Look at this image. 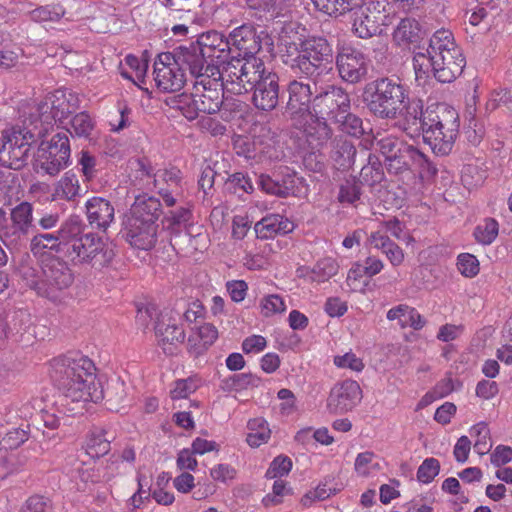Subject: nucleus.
<instances>
[{
  "label": "nucleus",
  "mask_w": 512,
  "mask_h": 512,
  "mask_svg": "<svg viewBox=\"0 0 512 512\" xmlns=\"http://www.w3.org/2000/svg\"><path fill=\"white\" fill-rule=\"evenodd\" d=\"M19 512H53V503L46 496L34 494L22 504Z\"/></svg>",
  "instance_id": "8fccbe9b"
},
{
  "label": "nucleus",
  "mask_w": 512,
  "mask_h": 512,
  "mask_svg": "<svg viewBox=\"0 0 512 512\" xmlns=\"http://www.w3.org/2000/svg\"><path fill=\"white\" fill-rule=\"evenodd\" d=\"M236 475V470L228 464H218L210 470V476L215 481L226 482L232 480Z\"/></svg>",
  "instance_id": "774afa93"
},
{
  "label": "nucleus",
  "mask_w": 512,
  "mask_h": 512,
  "mask_svg": "<svg viewBox=\"0 0 512 512\" xmlns=\"http://www.w3.org/2000/svg\"><path fill=\"white\" fill-rule=\"evenodd\" d=\"M408 95V87L399 78L381 77L365 86L363 100L377 118L395 120L405 108Z\"/></svg>",
  "instance_id": "0eeeda50"
},
{
  "label": "nucleus",
  "mask_w": 512,
  "mask_h": 512,
  "mask_svg": "<svg viewBox=\"0 0 512 512\" xmlns=\"http://www.w3.org/2000/svg\"><path fill=\"white\" fill-rule=\"evenodd\" d=\"M367 164L361 168L360 179L367 185L379 183L383 178V170L377 156L369 154Z\"/></svg>",
  "instance_id": "49530a36"
},
{
  "label": "nucleus",
  "mask_w": 512,
  "mask_h": 512,
  "mask_svg": "<svg viewBox=\"0 0 512 512\" xmlns=\"http://www.w3.org/2000/svg\"><path fill=\"white\" fill-rule=\"evenodd\" d=\"M457 266L460 273L467 278L475 277L480 270L478 259L469 253H462L458 256Z\"/></svg>",
  "instance_id": "3c124183"
},
{
  "label": "nucleus",
  "mask_w": 512,
  "mask_h": 512,
  "mask_svg": "<svg viewBox=\"0 0 512 512\" xmlns=\"http://www.w3.org/2000/svg\"><path fill=\"white\" fill-rule=\"evenodd\" d=\"M28 439V432L23 428L9 430L1 440V444L7 449H15Z\"/></svg>",
  "instance_id": "bf43d9fd"
},
{
  "label": "nucleus",
  "mask_w": 512,
  "mask_h": 512,
  "mask_svg": "<svg viewBox=\"0 0 512 512\" xmlns=\"http://www.w3.org/2000/svg\"><path fill=\"white\" fill-rule=\"evenodd\" d=\"M499 224L494 218H485L478 224L473 232L475 240L482 245H490L497 238Z\"/></svg>",
  "instance_id": "a19ab883"
},
{
  "label": "nucleus",
  "mask_w": 512,
  "mask_h": 512,
  "mask_svg": "<svg viewBox=\"0 0 512 512\" xmlns=\"http://www.w3.org/2000/svg\"><path fill=\"white\" fill-rule=\"evenodd\" d=\"M158 345L166 355H173L185 339V332L178 326L175 319L167 314L161 315L155 326Z\"/></svg>",
  "instance_id": "5701e85b"
},
{
  "label": "nucleus",
  "mask_w": 512,
  "mask_h": 512,
  "mask_svg": "<svg viewBox=\"0 0 512 512\" xmlns=\"http://www.w3.org/2000/svg\"><path fill=\"white\" fill-rule=\"evenodd\" d=\"M440 471V463L435 458H427L419 466L417 471V479L424 483H430Z\"/></svg>",
  "instance_id": "603ef678"
},
{
  "label": "nucleus",
  "mask_w": 512,
  "mask_h": 512,
  "mask_svg": "<svg viewBox=\"0 0 512 512\" xmlns=\"http://www.w3.org/2000/svg\"><path fill=\"white\" fill-rule=\"evenodd\" d=\"M198 385L192 378L181 379L175 382L174 388L171 390V398L173 400L185 399L190 394L194 393Z\"/></svg>",
  "instance_id": "6e6d98bb"
},
{
  "label": "nucleus",
  "mask_w": 512,
  "mask_h": 512,
  "mask_svg": "<svg viewBox=\"0 0 512 512\" xmlns=\"http://www.w3.org/2000/svg\"><path fill=\"white\" fill-rule=\"evenodd\" d=\"M470 435L476 438L474 450L477 454L483 456L490 451L492 444L490 442V430L486 423L479 422L472 426Z\"/></svg>",
  "instance_id": "c03bdc74"
},
{
  "label": "nucleus",
  "mask_w": 512,
  "mask_h": 512,
  "mask_svg": "<svg viewBox=\"0 0 512 512\" xmlns=\"http://www.w3.org/2000/svg\"><path fill=\"white\" fill-rule=\"evenodd\" d=\"M261 313L265 317L272 316L276 313H282L286 310L283 299L276 294L268 295L261 300Z\"/></svg>",
  "instance_id": "864d4df0"
},
{
  "label": "nucleus",
  "mask_w": 512,
  "mask_h": 512,
  "mask_svg": "<svg viewBox=\"0 0 512 512\" xmlns=\"http://www.w3.org/2000/svg\"><path fill=\"white\" fill-rule=\"evenodd\" d=\"M378 151L385 158V167L390 174L398 175L417 170L420 175H434L437 169L426 155L394 135L375 137Z\"/></svg>",
  "instance_id": "1a4fd4ad"
},
{
  "label": "nucleus",
  "mask_w": 512,
  "mask_h": 512,
  "mask_svg": "<svg viewBox=\"0 0 512 512\" xmlns=\"http://www.w3.org/2000/svg\"><path fill=\"white\" fill-rule=\"evenodd\" d=\"M235 60L223 62L222 68L208 66V73L200 79L192 80L193 91L190 95L181 94L175 100L176 107L188 120H194L199 113H217L223 104V93L228 92L226 73L234 67Z\"/></svg>",
  "instance_id": "20e7f679"
},
{
  "label": "nucleus",
  "mask_w": 512,
  "mask_h": 512,
  "mask_svg": "<svg viewBox=\"0 0 512 512\" xmlns=\"http://www.w3.org/2000/svg\"><path fill=\"white\" fill-rule=\"evenodd\" d=\"M292 221L280 214H269L258 221L255 232L260 239H270L277 235H285L294 230Z\"/></svg>",
  "instance_id": "c85d7f7f"
},
{
  "label": "nucleus",
  "mask_w": 512,
  "mask_h": 512,
  "mask_svg": "<svg viewBox=\"0 0 512 512\" xmlns=\"http://www.w3.org/2000/svg\"><path fill=\"white\" fill-rule=\"evenodd\" d=\"M292 466V460L288 456L279 455L270 463V466L265 473V477L267 479H277L287 476L290 473Z\"/></svg>",
  "instance_id": "09e8293b"
},
{
  "label": "nucleus",
  "mask_w": 512,
  "mask_h": 512,
  "mask_svg": "<svg viewBox=\"0 0 512 512\" xmlns=\"http://www.w3.org/2000/svg\"><path fill=\"white\" fill-rule=\"evenodd\" d=\"M110 451V440L106 431L101 428L93 429L86 442V452L92 458H99Z\"/></svg>",
  "instance_id": "e433bc0d"
},
{
  "label": "nucleus",
  "mask_w": 512,
  "mask_h": 512,
  "mask_svg": "<svg viewBox=\"0 0 512 512\" xmlns=\"http://www.w3.org/2000/svg\"><path fill=\"white\" fill-rule=\"evenodd\" d=\"M162 214V205L158 198L148 194L135 197L127 218L138 220L146 224L158 225L157 221Z\"/></svg>",
  "instance_id": "a878e982"
},
{
  "label": "nucleus",
  "mask_w": 512,
  "mask_h": 512,
  "mask_svg": "<svg viewBox=\"0 0 512 512\" xmlns=\"http://www.w3.org/2000/svg\"><path fill=\"white\" fill-rule=\"evenodd\" d=\"M357 150L347 139H338L332 151V159L338 169H349L355 163Z\"/></svg>",
  "instance_id": "f704fd0d"
},
{
  "label": "nucleus",
  "mask_w": 512,
  "mask_h": 512,
  "mask_svg": "<svg viewBox=\"0 0 512 512\" xmlns=\"http://www.w3.org/2000/svg\"><path fill=\"white\" fill-rule=\"evenodd\" d=\"M228 184L234 188L235 192L237 190H241L246 193H251L253 191V184L249 177L244 175L243 173H234L228 179Z\"/></svg>",
  "instance_id": "338daca9"
},
{
  "label": "nucleus",
  "mask_w": 512,
  "mask_h": 512,
  "mask_svg": "<svg viewBox=\"0 0 512 512\" xmlns=\"http://www.w3.org/2000/svg\"><path fill=\"white\" fill-rule=\"evenodd\" d=\"M70 142L65 132L55 134L49 141H42L34 160L37 173L57 175L70 164Z\"/></svg>",
  "instance_id": "9d476101"
},
{
  "label": "nucleus",
  "mask_w": 512,
  "mask_h": 512,
  "mask_svg": "<svg viewBox=\"0 0 512 512\" xmlns=\"http://www.w3.org/2000/svg\"><path fill=\"white\" fill-rule=\"evenodd\" d=\"M284 48V64L292 71L313 80L314 87L321 76L332 71L333 47L324 36L298 38L297 42H286Z\"/></svg>",
  "instance_id": "39448f33"
},
{
  "label": "nucleus",
  "mask_w": 512,
  "mask_h": 512,
  "mask_svg": "<svg viewBox=\"0 0 512 512\" xmlns=\"http://www.w3.org/2000/svg\"><path fill=\"white\" fill-rule=\"evenodd\" d=\"M361 393L359 384L354 380L338 383L330 391L327 408L334 414L348 412L360 402Z\"/></svg>",
  "instance_id": "412c9836"
},
{
  "label": "nucleus",
  "mask_w": 512,
  "mask_h": 512,
  "mask_svg": "<svg viewBox=\"0 0 512 512\" xmlns=\"http://www.w3.org/2000/svg\"><path fill=\"white\" fill-rule=\"evenodd\" d=\"M41 120L47 124L54 120L55 123L64 124L71 111L69 110V103L61 101L57 105L52 104L49 106L47 103L40 106Z\"/></svg>",
  "instance_id": "58836bf2"
},
{
  "label": "nucleus",
  "mask_w": 512,
  "mask_h": 512,
  "mask_svg": "<svg viewBox=\"0 0 512 512\" xmlns=\"http://www.w3.org/2000/svg\"><path fill=\"white\" fill-rule=\"evenodd\" d=\"M310 120L304 127L306 139L313 148H320L332 138L333 131L328 120L317 117H310Z\"/></svg>",
  "instance_id": "2f4dec72"
},
{
  "label": "nucleus",
  "mask_w": 512,
  "mask_h": 512,
  "mask_svg": "<svg viewBox=\"0 0 512 512\" xmlns=\"http://www.w3.org/2000/svg\"><path fill=\"white\" fill-rule=\"evenodd\" d=\"M315 88L314 101L312 102L309 117L330 120L334 122L342 118V114L351 109L349 94L340 86L327 85L318 90Z\"/></svg>",
  "instance_id": "ddd939ff"
},
{
  "label": "nucleus",
  "mask_w": 512,
  "mask_h": 512,
  "mask_svg": "<svg viewBox=\"0 0 512 512\" xmlns=\"http://www.w3.org/2000/svg\"><path fill=\"white\" fill-rule=\"evenodd\" d=\"M388 3L380 0H362L359 7L352 9V33L361 39H368L381 32L388 25Z\"/></svg>",
  "instance_id": "9b49d317"
},
{
  "label": "nucleus",
  "mask_w": 512,
  "mask_h": 512,
  "mask_svg": "<svg viewBox=\"0 0 512 512\" xmlns=\"http://www.w3.org/2000/svg\"><path fill=\"white\" fill-rule=\"evenodd\" d=\"M335 63L341 79L350 84L361 82L368 71L365 55L351 46L338 47Z\"/></svg>",
  "instance_id": "f3484780"
},
{
  "label": "nucleus",
  "mask_w": 512,
  "mask_h": 512,
  "mask_svg": "<svg viewBox=\"0 0 512 512\" xmlns=\"http://www.w3.org/2000/svg\"><path fill=\"white\" fill-rule=\"evenodd\" d=\"M86 217L89 225L105 232L115 219V208L103 197H92L85 204Z\"/></svg>",
  "instance_id": "393cba45"
},
{
  "label": "nucleus",
  "mask_w": 512,
  "mask_h": 512,
  "mask_svg": "<svg viewBox=\"0 0 512 512\" xmlns=\"http://www.w3.org/2000/svg\"><path fill=\"white\" fill-rule=\"evenodd\" d=\"M52 367V377L63 393V405L69 412L81 413L86 403H98L104 399L95 364L87 356L71 352L54 359Z\"/></svg>",
  "instance_id": "f03ea898"
},
{
  "label": "nucleus",
  "mask_w": 512,
  "mask_h": 512,
  "mask_svg": "<svg viewBox=\"0 0 512 512\" xmlns=\"http://www.w3.org/2000/svg\"><path fill=\"white\" fill-rule=\"evenodd\" d=\"M228 93L241 95L253 91L252 104L258 110L276 109L280 98L279 76L269 70L261 58L235 60L225 74Z\"/></svg>",
  "instance_id": "7ed1b4c3"
},
{
  "label": "nucleus",
  "mask_w": 512,
  "mask_h": 512,
  "mask_svg": "<svg viewBox=\"0 0 512 512\" xmlns=\"http://www.w3.org/2000/svg\"><path fill=\"white\" fill-rule=\"evenodd\" d=\"M368 241L375 249L380 250L386 256L393 267H398L404 262L405 255L402 248L381 230L372 232Z\"/></svg>",
  "instance_id": "c756f323"
},
{
  "label": "nucleus",
  "mask_w": 512,
  "mask_h": 512,
  "mask_svg": "<svg viewBox=\"0 0 512 512\" xmlns=\"http://www.w3.org/2000/svg\"><path fill=\"white\" fill-rule=\"evenodd\" d=\"M422 135L433 152L448 155L459 133V114L451 106L440 103L426 108Z\"/></svg>",
  "instance_id": "6e6552de"
},
{
  "label": "nucleus",
  "mask_w": 512,
  "mask_h": 512,
  "mask_svg": "<svg viewBox=\"0 0 512 512\" xmlns=\"http://www.w3.org/2000/svg\"><path fill=\"white\" fill-rule=\"evenodd\" d=\"M10 221L1 238L9 248L19 249L26 245L34 228L32 204L23 201L12 208Z\"/></svg>",
  "instance_id": "2eb2a0df"
},
{
  "label": "nucleus",
  "mask_w": 512,
  "mask_h": 512,
  "mask_svg": "<svg viewBox=\"0 0 512 512\" xmlns=\"http://www.w3.org/2000/svg\"><path fill=\"white\" fill-rule=\"evenodd\" d=\"M65 8L60 4L40 6L30 12V18L34 22H57L64 15Z\"/></svg>",
  "instance_id": "37998d69"
},
{
  "label": "nucleus",
  "mask_w": 512,
  "mask_h": 512,
  "mask_svg": "<svg viewBox=\"0 0 512 512\" xmlns=\"http://www.w3.org/2000/svg\"><path fill=\"white\" fill-rule=\"evenodd\" d=\"M42 277L39 281L32 280L30 286L39 294L51 297L55 291L68 288L74 280L68 264L61 258L47 256L42 259Z\"/></svg>",
  "instance_id": "4468645a"
},
{
  "label": "nucleus",
  "mask_w": 512,
  "mask_h": 512,
  "mask_svg": "<svg viewBox=\"0 0 512 512\" xmlns=\"http://www.w3.org/2000/svg\"><path fill=\"white\" fill-rule=\"evenodd\" d=\"M81 187L78 177L71 171L66 172L57 182L53 196L56 199L72 201L80 196Z\"/></svg>",
  "instance_id": "c9c22d12"
},
{
  "label": "nucleus",
  "mask_w": 512,
  "mask_h": 512,
  "mask_svg": "<svg viewBox=\"0 0 512 512\" xmlns=\"http://www.w3.org/2000/svg\"><path fill=\"white\" fill-rule=\"evenodd\" d=\"M360 196L361 182L351 177L341 183L337 198L342 204L356 205V202L360 200Z\"/></svg>",
  "instance_id": "79ce46f5"
},
{
  "label": "nucleus",
  "mask_w": 512,
  "mask_h": 512,
  "mask_svg": "<svg viewBox=\"0 0 512 512\" xmlns=\"http://www.w3.org/2000/svg\"><path fill=\"white\" fill-rule=\"evenodd\" d=\"M70 224V217L61 224L60 228L53 233H38L30 240V251L33 255H44L46 250L55 251L64 255L66 242L63 240L62 233Z\"/></svg>",
  "instance_id": "bb28decb"
},
{
  "label": "nucleus",
  "mask_w": 512,
  "mask_h": 512,
  "mask_svg": "<svg viewBox=\"0 0 512 512\" xmlns=\"http://www.w3.org/2000/svg\"><path fill=\"white\" fill-rule=\"evenodd\" d=\"M231 387L235 390H242L248 387H257L260 379L251 373L235 374L230 378Z\"/></svg>",
  "instance_id": "680f3d73"
},
{
  "label": "nucleus",
  "mask_w": 512,
  "mask_h": 512,
  "mask_svg": "<svg viewBox=\"0 0 512 512\" xmlns=\"http://www.w3.org/2000/svg\"><path fill=\"white\" fill-rule=\"evenodd\" d=\"M158 225L127 218L122 230L123 237L133 247L149 250L156 244Z\"/></svg>",
  "instance_id": "4be33fe9"
},
{
  "label": "nucleus",
  "mask_w": 512,
  "mask_h": 512,
  "mask_svg": "<svg viewBox=\"0 0 512 512\" xmlns=\"http://www.w3.org/2000/svg\"><path fill=\"white\" fill-rule=\"evenodd\" d=\"M97 160L96 157L90 154L88 151H81L80 158L78 159V165L80 170L87 181L92 180L97 173L96 169Z\"/></svg>",
  "instance_id": "13d9d810"
},
{
  "label": "nucleus",
  "mask_w": 512,
  "mask_h": 512,
  "mask_svg": "<svg viewBox=\"0 0 512 512\" xmlns=\"http://www.w3.org/2000/svg\"><path fill=\"white\" fill-rule=\"evenodd\" d=\"M283 0H246V4L250 9L271 13V15L278 14L282 8Z\"/></svg>",
  "instance_id": "052dcab7"
},
{
  "label": "nucleus",
  "mask_w": 512,
  "mask_h": 512,
  "mask_svg": "<svg viewBox=\"0 0 512 512\" xmlns=\"http://www.w3.org/2000/svg\"><path fill=\"white\" fill-rule=\"evenodd\" d=\"M422 35L423 31L415 19L404 18L394 30L393 39L399 46L414 45L413 67L416 74L431 68L439 82H453L463 72L466 59L452 32L445 29L436 31L427 47L417 45Z\"/></svg>",
  "instance_id": "f257e3e1"
},
{
  "label": "nucleus",
  "mask_w": 512,
  "mask_h": 512,
  "mask_svg": "<svg viewBox=\"0 0 512 512\" xmlns=\"http://www.w3.org/2000/svg\"><path fill=\"white\" fill-rule=\"evenodd\" d=\"M333 363L338 368L350 369L355 372H361L364 369V363L361 358L357 357L353 352H347L344 355L334 357Z\"/></svg>",
  "instance_id": "5fc2aeb1"
},
{
  "label": "nucleus",
  "mask_w": 512,
  "mask_h": 512,
  "mask_svg": "<svg viewBox=\"0 0 512 512\" xmlns=\"http://www.w3.org/2000/svg\"><path fill=\"white\" fill-rule=\"evenodd\" d=\"M71 129L67 131L77 137L88 138L95 126L91 116L86 112L75 114L69 121Z\"/></svg>",
  "instance_id": "a18cd8bd"
},
{
  "label": "nucleus",
  "mask_w": 512,
  "mask_h": 512,
  "mask_svg": "<svg viewBox=\"0 0 512 512\" xmlns=\"http://www.w3.org/2000/svg\"><path fill=\"white\" fill-rule=\"evenodd\" d=\"M249 433L246 441L249 446L256 448L267 443L271 436V430L268 423L263 418H254L248 422Z\"/></svg>",
  "instance_id": "4c0bfd02"
},
{
  "label": "nucleus",
  "mask_w": 512,
  "mask_h": 512,
  "mask_svg": "<svg viewBox=\"0 0 512 512\" xmlns=\"http://www.w3.org/2000/svg\"><path fill=\"white\" fill-rule=\"evenodd\" d=\"M85 228L79 216L70 217V224L62 233L63 240H67L63 256L74 265L94 269L108 266L115 256L113 246L93 232L85 233Z\"/></svg>",
  "instance_id": "423d86ee"
},
{
  "label": "nucleus",
  "mask_w": 512,
  "mask_h": 512,
  "mask_svg": "<svg viewBox=\"0 0 512 512\" xmlns=\"http://www.w3.org/2000/svg\"><path fill=\"white\" fill-rule=\"evenodd\" d=\"M286 90L288 93L286 112L292 117L300 113H307L309 116L315 96L313 80L306 77L305 80L293 79L287 84Z\"/></svg>",
  "instance_id": "aec40b11"
},
{
  "label": "nucleus",
  "mask_w": 512,
  "mask_h": 512,
  "mask_svg": "<svg viewBox=\"0 0 512 512\" xmlns=\"http://www.w3.org/2000/svg\"><path fill=\"white\" fill-rule=\"evenodd\" d=\"M192 212L189 208L181 207L177 211H172L167 217L169 222V228L172 232V241L174 245L179 244V240L182 237H188L189 240L192 238V229L194 228L190 224Z\"/></svg>",
  "instance_id": "7c9ffc66"
},
{
  "label": "nucleus",
  "mask_w": 512,
  "mask_h": 512,
  "mask_svg": "<svg viewBox=\"0 0 512 512\" xmlns=\"http://www.w3.org/2000/svg\"><path fill=\"white\" fill-rule=\"evenodd\" d=\"M153 183L167 207L175 206L183 195V173L175 166L158 169L153 175Z\"/></svg>",
  "instance_id": "a211bd4d"
},
{
  "label": "nucleus",
  "mask_w": 512,
  "mask_h": 512,
  "mask_svg": "<svg viewBox=\"0 0 512 512\" xmlns=\"http://www.w3.org/2000/svg\"><path fill=\"white\" fill-rule=\"evenodd\" d=\"M197 337L202 340V343L207 347V349L215 342L218 338V331L215 326L209 323H205L197 328L195 332H193Z\"/></svg>",
  "instance_id": "0e129e2a"
},
{
  "label": "nucleus",
  "mask_w": 512,
  "mask_h": 512,
  "mask_svg": "<svg viewBox=\"0 0 512 512\" xmlns=\"http://www.w3.org/2000/svg\"><path fill=\"white\" fill-rule=\"evenodd\" d=\"M243 105L244 103L238 99L223 97V104L218 111L221 119L227 122L233 120L242 111Z\"/></svg>",
  "instance_id": "4d7b16f0"
},
{
  "label": "nucleus",
  "mask_w": 512,
  "mask_h": 512,
  "mask_svg": "<svg viewBox=\"0 0 512 512\" xmlns=\"http://www.w3.org/2000/svg\"><path fill=\"white\" fill-rule=\"evenodd\" d=\"M153 66L156 86L164 92L179 91L188 81L184 71L170 52L158 54Z\"/></svg>",
  "instance_id": "dca6fc26"
},
{
  "label": "nucleus",
  "mask_w": 512,
  "mask_h": 512,
  "mask_svg": "<svg viewBox=\"0 0 512 512\" xmlns=\"http://www.w3.org/2000/svg\"><path fill=\"white\" fill-rule=\"evenodd\" d=\"M405 108L402 110L399 117H403L404 130L412 129L414 132H422L424 126V117L426 116V109L423 110V102L420 99H410L408 96L407 102L404 104Z\"/></svg>",
  "instance_id": "473e14b6"
},
{
  "label": "nucleus",
  "mask_w": 512,
  "mask_h": 512,
  "mask_svg": "<svg viewBox=\"0 0 512 512\" xmlns=\"http://www.w3.org/2000/svg\"><path fill=\"white\" fill-rule=\"evenodd\" d=\"M1 140L0 164L14 170L21 169L27 162L35 135L26 128L13 127L3 131Z\"/></svg>",
  "instance_id": "f8f14e48"
},
{
  "label": "nucleus",
  "mask_w": 512,
  "mask_h": 512,
  "mask_svg": "<svg viewBox=\"0 0 512 512\" xmlns=\"http://www.w3.org/2000/svg\"><path fill=\"white\" fill-rule=\"evenodd\" d=\"M314 7L331 17H341L359 7L362 0H311Z\"/></svg>",
  "instance_id": "72a5a7b5"
},
{
  "label": "nucleus",
  "mask_w": 512,
  "mask_h": 512,
  "mask_svg": "<svg viewBox=\"0 0 512 512\" xmlns=\"http://www.w3.org/2000/svg\"><path fill=\"white\" fill-rule=\"evenodd\" d=\"M342 118L339 120H335L333 123L338 124L339 129L356 138H360L366 132V128L363 125V121L360 117L350 112V109H347V112L341 115Z\"/></svg>",
  "instance_id": "ea45409f"
},
{
  "label": "nucleus",
  "mask_w": 512,
  "mask_h": 512,
  "mask_svg": "<svg viewBox=\"0 0 512 512\" xmlns=\"http://www.w3.org/2000/svg\"><path fill=\"white\" fill-rule=\"evenodd\" d=\"M226 289L234 302H241L245 299L248 285L244 280H232L226 283Z\"/></svg>",
  "instance_id": "e2e57ef3"
},
{
  "label": "nucleus",
  "mask_w": 512,
  "mask_h": 512,
  "mask_svg": "<svg viewBox=\"0 0 512 512\" xmlns=\"http://www.w3.org/2000/svg\"><path fill=\"white\" fill-rule=\"evenodd\" d=\"M200 48L205 52L209 62L213 63L214 59H224L230 51L229 37L217 31H208L202 33L196 40Z\"/></svg>",
  "instance_id": "cd10ccee"
},
{
  "label": "nucleus",
  "mask_w": 512,
  "mask_h": 512,
  "mask_svg": "<svg viewBox=\"0 0 512 512\" xmlns=\"http://www.w3.org/2000/svg\"><path fill=\"white\" fill-rule=\"evenodd\" d=\"M512 460V448L506 445H498L491 453L490 461L496 466L500 467L509 463Z\"/></svg>",
  "instance_id": "69168bd1"
},
{
  "label": "nucleus",
  "mask_w": 512,
  "mask_h": 512,
  "mask_svg": "<svg viewBox=\"0 0 512 512\" xmlns=\"http://www.w3.org/2000/svg\"><path fill=\"white\" fill-rule=\"evenodd\" d=\"M175 58L178 65L184 71H189L191 81L200 79V75L208 73V66H216L210 63L205 52L200 48L196 41L190 42L188 45H181L170 52Z\"/></svg>",
  "instance_id": "6ab92c4d"
},
{
  "label": "nucleus",
  "mask_w": 512,
  "mask_h": 512,
  "mask_svg": "<svg viewBox=\"0 0 512 512\" xmlns=\"http://www.w3.org/2000/svg\"><path fill=\"white\" fill-rule=\"evenodd\" d=\"M338 265L332 258L319 260L312 269V279L317 282H324L336 275Z\"/></svg>",
  "instance_id": "de8ad7c7"
},
{
  "label": "nucleus",
  "mask_w": 512,
  "mask_h": 512,
  "mask_svg": "<svg viewBox=\"0 0 512 512\" xmlns=\"http://www.w3.org/2000/svg\"><path fill=\"white\" fill-rule=\"evenodd\" d=\"M229 41L230 46H234L243 52L242 57H233L230 60L257 58L255 54L261 50V40L257 36L254 27L249 24H243L231 31Z\"/></svg>",
  "instance_id": "b1692460"
}]
</instances>
